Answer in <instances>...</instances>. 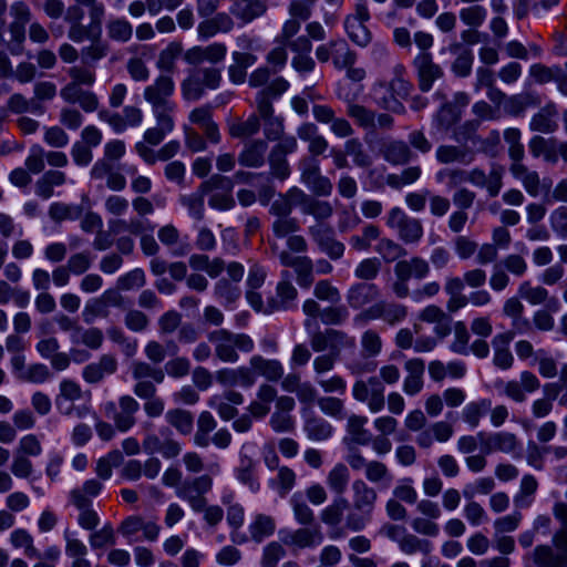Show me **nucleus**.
Segmentation results:
<instances>
[{
    "label": "nucleus",
    "instance_id": "1",
    "mask_svg": "<svg viewBox=\"0 0 567 567\" xmlns=\"http://www.w3.org/2000/svg\"><path fill=\"white\" fill-rule=\"evenodd\" d=\"M351 489L352 508L346 515L344 527L351 532H361L372 519L378 493L361 478L352 482Z\"/></svg>",
    "mask_w": 567,
    "mask_h": 567
},
{
    "label": "nucleus",
    "instance_id": "2",
    "mask_svg": "<svg viewBox=\"0 0 567 567\" xmlns=\"http://www.w3.org/2000/svg\"><path fill=\"white\" fill-rule=\"evenodd\" d=\"M207 339L214 346L217 359L227 363H236L239 360L237 350L251 352L255 343L246 333H235L227 329H216L207 333Z\"/></svg>",
    "mask_w": 567,
    "mask_h": 567
},
{
    "label": "nucleus",
    "instance_id": "3",
    "mask_svg": "<svg viewBox=\"0 0 567 567\" xmlns=\"http://www.w3.org/2000/svg\"><path fill=\"white\" fill-rule=\"evenodd\" d=\"M221 82V70L214 66L190 69L181 83L183 99L188 102L200 100L207 90H217Z\"/></svg>",
    "mask_w": 567,
    "mask_h": 567
},
{
    "label": "nucleus",
    "instance_id": "4",
    "mask_svg": "<svg viewBox=\"0 0 567 567\" xmlns=\"http://www.w3.org/2000/svg\"><path fill=\"white\" fill-rule=\"evenodd\" d=\"M132 378L135 380L134 394L142 399H152L157 393L156 384L165 379V371L145 361H133L131 363Z\"/></svg>",
    "mask_w": 567,
    "mask_h": 567
},
{
    "label": "nucleus",
    "instance_id": "5",
    "mask_svg": "<svg viewBox=\"0 0 567 567\" xmlns=\"http://www.w3.org/2000/svg\"><path fill=\"white\" fill-rule=\"evenodd\" d=\"M408 307L405 305L378 300L365 310H362L354 317L355 323H367L370 320H382L384 323L394 327L403 322L408 317Z\"/></svg>",
    "mask_w": 567,
    "mask_h": 567
},
{
    "label": "nucleus",
    "instance_id": "6",
    "mask_svg": "<svg viewBox=\"0 0 567 567\" xmlns=\"http://www.w3.org/2000/svg\"><path fill=\"white\" fill-rule=\"evenodd\" d=\"M213 489V477L209 474L188 477L183 481L175 494L186 502L193 512L205 509L206 495Z\"/></svg>",
    "mask_w": 567,
    "mask_h": 567
},
{
    "label": "nucleus",
    "instance_id": "7",
    "mask_svg": "<svg viewBox=\"0 0 567 567\" xmlns=\"http://www.w3.org/2000/svg\"><path fill=\"white\" fill-rule=\"evenodd\" d=\"M217 422L213 414L203 411L197 419V429L194 434V444L198 447L206 449L210 444L225 450L231 443V434L227 429H219L213 436L210 433L216 429Z\"/></svg>",
    "mask_w": 567,
    "mask_h": 567
},
{
    "label": "nucleus",
    "instance_id": "8",
    "mask_svg": "<svg viewBox=\"0 0 567 567\" xmlns=\"http://www.w3.org/2000/svg\"><path fill=\"white\" fill-rule=\"evenodd\" d=\"M386 225L396 231L398 238L404 244H417L424 234L422 221L408 215L402 208L389 210Z\"/></svg>",
    "mask_w": 567,
    "mask_h": 567
},
{
    "label": "nucleus",
    "instance_id": "9",
    "mask_svg": "<svg viewBox=\"0 0 567 567\" xmlns=\"http://www.w3.org/2000/svg\"><path fill=\"white\" fill-rule=\"evenodd\" d=\"M384 385L378 377H370L367 380H357L352 385V396L357 402L367 404L371 413H379L384 409L385 396Z\"/></svg>",
    "mask_w": 567,
    "mask_h": 567
},
{
    "label": "nucleus",
    "instance_id": "10",
    "mask_svg": "<svg viewBox=\"0 0 567 567\" xmlns=\"http://www.w3.org/2000/svg\"><path fill=\"white\" fill-rule=\"evenodd\" d=\"M298 148L297 138L288 135L275 144L267 154V161L272 177L285 181L289 177L291 171L287 161V155L292 154Z\"/></svg>",
    "mask_w": 567,
    "mask_h": 567
},
{
    "label": "nucleus",
    "instance_id": "11",
    "mask_svg": "<svg viewBox=\"0 0 567 567\" xmlns=\"http://www.w3.org/2000/svg\"><path fill=\"white\" fill-rule=\"evenodd\" d=\"M308 234L318 249L332 260L342 258L346 251L343 243L336 238L332 226L327 223H315L308 227Z\"/></svg>",
    "mask_w": 567,
    "mask_h": 567
},
{
    "label": "nucleus",
    "instance_id": "12",
    "mask_svg": "<svg viewBox=\"0 0 567 567\" xmlns=\"http://www.w3.org/2000/svg\"><path fill=\"white\" fill-rule=\"evenodd\" d=\"M289 195L303 215H310L316 223H324L333 215V207L329 202L320 200L309 194H306L298 187L289 189Z\"/></svg>",
    "mask_w": 567,
    "mask_h": 567
},
{
    "label": "nucleus",
    "instance_id": "13",
    "mask_svg": "<svg viewBox=\"0 0 567 567\" xmlns=\"http://www.w3.org/2000/svg\"><path fill=\"white\" fill-rule=\"evenodd\" d=\"M505 169L502 165L493 164L488 174L481 167L467 171L466 182L486 190L489 197H496L503 188Z\"/></svg>",
    "mask_w": 567,
    "mask_h": 567
},
{
    "label": "nucleus",
    "instance_id": "14",
    "mask_svg": "<svg viewBox=\"0 0 567 567\" xmlns=\"http://www.w3.org/2000/svg\"><path fill=\"white\" fill-rule=\"evenodd\" d=\"M220 183H224L220 175H213L208 181L202 183L194 193L179 197L181 205L187 209L193 219L197 221L204 219L205 196L210 192L212 187H216Z\"/></svg>",
    "mask_w": 567,
    "mask_h": 567
},
{
    "label": "nucleus",
    "instance_id": "15",
    "mask_svg": "<svg viewBox=\"0 0 567 567\" xmlns=\"http://www.w3.org/2000/svg\"><path fill=\"white\" fill-rule=\"evenodd\" d=\"M278 258L284 267H291L295 270L297 284L308 289L315 282L313 261L308 256H293L288 250L278 251Z\"/></svg>",
    "mask_w": 567,
    "mask_h": 567
},
{
    "label": "nucleus",
    "instance_id": "16",
    "mask_svg": "<svg viewBox=\"0 0 567 567\" xmlns=\"http://www.w3.org/2000/svg\"><path fill=\"white\" fill-rule=\"evenodd\" d=\"M413 65L416 70L419 87L422 92H429L433 87L434 82L444 76L442 66L433 61L429 52L417 54Z\"/></svg>",
    "mask_w": 567,
    "mask_h": 567
},
{
    "label": "nucleus",
    "instance_id": "17",
    "mask_svg": "<svg viewBox=\"0 0 567 567\" xmlns=\"http://www.w3.org/2000/svg\"><path fill=\"white\" fill-rule=\"evenodd\" d=\"M313 118L321 124H329L330 131L339 138L350 137L354 130L344 117L336 116L334 110L327 104H315L312 106Z\"/></svg>",
    "mask_w": 567,
    "mask_h": 567
},
{
    "label": "nucleus",
    "instance_id": "18",
    "mask_svg": "<svg viewBox=\"0 0 567 567\" xmlns=\"http://www.w3.org/2000/svg\"><path fill=\"white\" fill-rule=\"evenodd\" d=\"M281 543L293 549L313 548L323 542V534L319 526L298 528L281 533Z\"/></svg>",
    "mask_w": 567,
    "mask_h": 567
},
{
    "label": "nucleus",
    "instance_id": "19",
    "mask_svg": "<svg viewBox=\"0 0 567 567\" xmlns=\"http://www.w3.org/2000/svg\"><path fill=\"white\" fill-rule=\"evenodd\" d=\"M297 297L298 290L292 282H278L275 295L267 299L265 313L291 310L295 308Z\"/></svg>",
    "mask_w": 567,
    "mask_h": 567
},
{
    "label": "nucleus",
    "instance_id": "20",
    "mask_svg": "<svg viewBox=\"0 0 567 567\" xmlns=\"http://www.w3.org/2000/svg\"><path fill=\"white\" fill-rule=\"evenodd\" d=\"M381 291L375 284L355 282L347 291L346 299L351 309L360 310L373 305L380 298Z\"/></svg>",
    "mask_w": 567,
    "mask_h": 567
},
{
    "label": "nucleus",
    "instance_id": "21",
    "mask_svg": "<svg viewBox=\"0 0 567 567\" xmlns=\"http://www.w3.org/2000/svg\"><path fill=\"white\" fill-rule=\"evenodd\" d=\"M175 91V83L171 75L162 74L154 83L144 89L143 96L151 106L173 104L169 97Z\"/></svg>",
    "mask_w": 567,
    "mask_h": 567
},
{
    "label": "nucleus",
    "instance_id": "22",
    "mask_svg": "<svg viewBox=\"0 0 567 567\" xmlns=\"http://www.w3.org/2000/svg\"><path fill=\"white\" fill-rule=\"evenodd\" d=\"M268 142L254 138L246 142L238 155V163L248 168H260L265 165L268 154Z\"/></svg>",
    "mask_w": 567,
    "mask_h": 567
},
{
    "label": "nucleus",
    "instance_id": "23",
    "mask_svg": "<svg viewBox=\"0 0 567 567\" xmlns=\"http://www.w3.org/2000/svg\"><path fill=\"white\" fill-rule=\"evenodd\" d=\"M227 48L224 43H212L207 47H193L184 53V61L189 65H199L207 61L209 63H218L226 56Z\"/></svg>",
    "mask_w": 567,
    "mask_h": 567
},
{
    "label": "nucleus",
    "instance_id": "24",
    "mask_svg": "<svg viewBox=\"0 0 567 567\" xmlns=\"http://www.w3.org/2000/svg\"><path fill=\"white\" fill-rule=\"evenodd\" d=\"M117 359L113 354H103L96 362L85 365L82 370V378L89 384L102 382L105 377L117 371Z\"/></svg>",
    "mask_w": 567,
    "mask_h": 567
},
{
    "label": "nucleus",
    "instance_id": "25",
    "mask_svg": "<svg viewBox=\"0 0 567 567\" xmlns=\"http://www.w3.org/2000/svg\"><path fill=\"white\" fill-rule=\"evenodd\" d=\"M477 436L485 454L493 452L512 453L518 446L516 435L508 432H496L488 435L480 432Z\"/></svg>",
    "mask_w": 567,
    "mask_h": 567
},
{
    "label": "nucleus",
    "instance_id": "26",
    "mask_svg": "<svg viewBox=\"0 0 567 567\" xmlns=\"http://www.w3.org/2000/svg\"><path fill=\"white\" fill-rule=\"evenodd\" d=\"M347 340L348 336L344 332L334 329L315 330L310 334V346L316 352L340 351V348L346 346Z\"/></svg>",
    "mask_w": 567,
    "mask_h": 567
},
{
    "label": "nucleus",
    "instance_id": "27",
    "mask_svg": "<svg viewBox=\"0 0 567 567\" xmlns=\"http://www.w3.org/2000/svg\"><path fill=\"white\" fill-rule=\"evenodd\" d=\"M509 172L512 176L519 181L524 189L532 197H537L547 187L543 184L539 174L529 169L522 162L511 163Z\"/></svg>",
    "mask_w": 567,
    "mask_h": 567
},
{
    "label": "nucleus",
    "instance_id": "28",
    "mask_svg": "<svg viewBox=\"0 0 567 567\" xmlns=\"http://www.w3.org/2000/svg\"><path fill=\"white\" fill-rule=\"evenodd\" d=\"M371 97L381 109L398 114L405 112L404 105L396 97L393 86L385 81H378L371 87Z\"/></svg>",
    "mask_w": 567,
    "mask_h": 567
},
{
    "label": "nucleus",
    "instance_id": "29",
    "mask_svg": "<svg viewBox=\"0 0 567 567\" xmlns=\"http://www.w3.org/2000/svg\"><path fill=\"white\" fill-rule=\"evenodd\" d=\"M12 22L9 24L11 40L21 44L25 39V25L31 21L32 13L23 1H14L10 6Z\"/></svg>",
    "mask_w": 567,
    "mask_h": 567
},
{
    "label": "nucleus",
    "instance_id": "30",
    "mask_svg": "<svg viewBox=\"0 0 567 567\" xmlns=\"http://www.w3.org/2000/svg\"><path fill=\"white\" fill-rule=\"evenodd\" d=\"M453 434L454 429L451 423L446 421H439L432 423L429 427L417 433L415 443L419 447L426 450L430 449L435 441L440 443L447 442Z\"/></svg>",
    "mask_w": 567,
    "mask_h": 567
},
{
    "label": "nucleus",
    "instance_id": "31",
    "mask_svg": "<svg viewBox=\"0 0 567 567\" xmlns=\"http://www.w3.org/2000/svg\"><path fill=\"white\" fill-rule=\"evenodd\" d=\"M475 151L460 145L441 144L435 151V158L443 165L462 164L470 165L475 161Z\"/></svg>",
    "mask_w": 567,
    "mask_h": 567
},
{
    "label": "nucleus",
    "instance_id": "32",
    "mask_svg": "<svg viewBox=\"0 0 567 567\" xmlns=\"http://www.w3.org/2000/svg\"><path fill=\"white\" fill-rule=\"evenodd\" d=\"M120 411H115L113 421L120 432H127L136 424L135 414L140 411V403L131 395L125 394L118 399Z\"/></svg>",
    "mask_w": 567,
    "mask_h": 567
},
{
    "label": "nucleus",
    "instance_id": "33",
    "mask_svg": "<svg viewBox=\"0 0 567 567\" xmlns=\"http://www.w3.org/2000/svg\"><path fill=\"white\" fill-rule=\"evenodd\" d=\"M514 339V331L497 333L492 339L494 350L493 363L496 368L508 370L514 364V357L509 350V343Z\"/></svg>",
    "mask_w": 567,
    "mask_h": 567
},
{
    "label": "nucleus",
    "instance_id": "34",
    "mask_svg": "<svg viewBox=\"0 0 567 567\" xmlns=\"http://www.w3.org/2000/svg\"><path fill=\"white\" fill-rule=\"evenodd\" d=\"M404 369L406 377L403 382V391L408 395H415L423 389V375L425 371V362L420 358H412L405 361Z\"/></svg>",
    "mask_w": 567,
    "mask_h": 567
},
{
    "label": "nucleus",
    "instance_id": "35",
    "mask_svg": "<svg viewBox=\"0 0 567 567\" xmlns=\"http://www.w3.org/2000/svg\"><path fill=\"white\" fill-rule=\"evenodd\" d=\"M338 97L343 100L347 104V114L354 120L358 126L362 128H375V113L365 107L364 105L355 103V95L349 93H338Z\"/></svg>",
    "mask_w": 567,
    "mask_h": 567
},
{
    "label": "nucleus",
    "instance_id": "36",
    "mask_svg": "<svg viewBox=\"0 0 567 567\" xmlns=\"http://www.w3.org/2000/svg\"><path fill=\"white\" fill-rule=\"evenodd\" d=\"M249 365L257 377L265 378L268 382H278L285 374L282 363L277 359H267L255 354L249 359Z\"/></svg>",
    "mask_w": 567,
    "mask_h": 567
},
{
    "label": "nucleus",
    "instance_id": "37",
    "mask_svg": "<svg viewBox=\"0 0 567 567\" xmlns=\"http://www.w3.org/2000/svg\"><path fill=\"white\" fill-rule=\"evenodd\" d=\"M266 11L265 0H231L230 12L244 23L264 16Z\"/></svg>",
    "mask_w": 567,
    "mask_h": 567
},
{
    "label": "nucleus",
    "instance_id": "38",
    "mask_svg": "<svg viewBox=\"0 0 567 567\" xmlns=\"http://www.w3.org/2000/svg\"><path fill=\"white\" fill-rule=\"evenodd\" d=\"M394 274L403 279H423L430 274V264L425 259L414 256L408 260H400L394 266Z\"/></svg>",
    "mask_w": 567,
    "mask_h": 567
},
{
    "label": "nucleus",
    "instance_id": "39",
    "mask_svg": "<svg viewBox=\"0 0 567 567\" xmlns=\"http://www.w3.org/2000/svg\"><path fill=\"white\" fill-rule=\"evenodd\" d=\"M303 432L308 440L321 442L329 440L333 434L332 425L322 416L308 413L303 422Z\"/></svg>",
    "mask_w": 567,
    "mask_h": 567
},
{
    "label": "nucleus",
    "instance_id": "40",
    "mask_svg": "<svg viewBox=\"0 0 567 567\" xmlns=\"http://www.w3.org/2000/svg\"><path fill=\"white\" fill-rule=\"evenodd\" d=\"M257 462L249 455L241 453L239 464L235 468L236 478L247 486L252 493L260 489V483L256 475Z\"/></svg>",
    "mask_w": 567,
    "mask_h": 567
},
{
    "label": "nucleus",
    "instance_id": "41",
    "mask_svg": "<svg viewBox=\"0 0 567 567\" xmlns=\"http://www.w3.org/2000/svg\"><path fill=\"white\" fill-rule=\"evenodd\" d=\"M224 183L216 187H212V195L208 199V204L212 208L218 210H228L235 206V199L233 197V183L229 178L221 176Z\"/></svg>",
    "mask_w": 567,
    "mask_h": 567
},
{
    "label": "nucleus",
    "instance_id": "42",
    "mask_svg": "<svg viewBox=\"0 0 567 567\" xmlns=\"http://www.w3.org/2000/svg\"><path fill=\"white\" fill-rule=\"evenodd\" d=\"M557 110L554 104H548L533 115L529 122V128L534 132L553 133L557 130L556 122Z\"/></svg>",
    "mask_w": 567,
    "mask_h": 567
},
{
    "label": "nucleus",
    "instance_id": "43",
    "mask_svg": "<svg viewBox=\"0 0 567 567\" xmlns=\"http://www.w3.org/2000/svg\"><path fill=\"white\" fill-rule=\"evenodd\" d=\"M557 140L545 138L539 135H535L528 142V148L533 157H543L547 163H556L557 156Z\"/></svg>",
    "mask_w": 567,
    "mask_h": 567
},
{
    "label": "nucleus",
    "instance_id": "44",
    "mask_svg": "<svg viewBox=\"0 0 567 567\" xmlns=\"http://www.w3.org/2000/svg\"><path fill=\"white\" fill-rule=\"evenodd\" d=\"M276 519L266 514H257L248 525L250 539L255 543H261L274 535L276 530Z\"/></svg>",
    "mask_w": 567,
    "mask_h": 567
},
{
    "label": "nucleus",
    "instance_id": "45",
    "mask_svg": "<svg viewBox=\"0 0 567 567\" xmlns=\"http://www.w3.org/2000/svg\"><path fill=\"white\" fill-rule=\"evenodd\" d=\"M382 153L384 159L393 165H403L413 158V152L408 142L401 140L390 141L384 144Z\"/></svg>",
    "mask_w": 567,
    "mask_h": 567
},
{
    "label": "nucleus",
    "instance_id": "46",
    "mask_svg": "<svg viewBox=\"0 0 567 567\" xmlns=\"http://www.w3.org/2000/svg\"><path fill=\"white\" fill-rule=\"evenodd\" d=\"M533 560L538 567H563L567 563V554L556 553L548 545H538L533 551Z\"/></svg>",
    "mask_w": 567,
    "mask_h": 567
},
{
    "label": "nucleus",
    "instance_id": "47",
    "mask_svg": "<svg viewBox=\"0 0 567 567\" xmlns=\"http://www.w3.org/2000/svg\"><path fill=\"white\" fill-rule=\"evenodd\" d=\"M103 489V484L95 480H86L81 487L70 492V499L75 507H84L91 505L90 497L97 496Z\"/></svg>",
    "mask_w": 567,
    "mask_h": 567
},
{
    "label": "nucleus",
    "instance_id": "48",
    "mask_svg": "<svg viewBox=\"0 0 567 567\" xmlns=\"http://www.w3.org/2000/svg\"><path fill=\"white\" fill-rule=\"evenodd\" d=\"M349 511V501L343 496H338L321 511L320 519L328 526H338L346 519L344 513Z\"/></svg>",
    "mask_w": 567,
    "mask_h": 567
},
{
    "label": "nucleus",
    "instance_id": "49",
    "mask_svg": "<svg viewBox=\"0 0 567 567\" xmlns=\"http://www.w3.org/2000/svg\"><path fill=\"white\" fill-rule=\"evenodd\" d=\"M368 417L364 415L351 414L347 421V432L352 442L358 445H369L372 441L371 432L365 429Z\"/></svg>",
    "mask_w": 567,
    "mask_h": 567
},
{
    "label": "nucleus",
    "instance_id": "50",
    "mask_svg": "<svg viewBox=\"0 0 567 567\" xmlns=\"http://www.w3.org/2000/svg\"><path fill=\"white\" fill-rule=\"evenodd\" d=\"M355 61L357 53L350 49L346 40H332V63L336 69L343 70L353 66Z\"/></svg>",
    "mask_w": 567,
    "mask_h": 567
},
{
    "label": "nucleus",
    "instance_id": "51",
    "mask_svg": "<svg viewBox=\"0 0 567 567\" xmlns=\"http://www.w3.org/2000/svg\"><path fill=\"white\" fill-rule=\"evenodd\" d=\"M529 75L538 84H546L554 81L557 83L558 90L560 91V84L563 82V69L560 66H546L542 63H535L529 68Z\"/></svg>",
    "mask_w": 567,
    "mask_h": 567
},
{
    "label": "nucleus",
    "instance_id": "52",
    "mask_svg": "<svg viewBox=\"0 0 567 567\" xmlns=\"http://www.w3.org/2000/svg\"><path fill=\"white\" fill-rule=\"evenodd\" d=\"M350 481V472L346 464H336L327 475V485L331 492L338 496H342L347 491Z\"/></svg>",
    "mask_w": 567,
    "mask_h": 567
},
{
    "label": "nucleus",
    "instance_id": "53",
    "mask_svg": "<svg viewBox=\"0 0 567 567\" xmlns=\"http://www.w3.org/2000/svg\"><path fill=\"white\" fill-rule=\"evenodd\" d=\"M110 45L100 38L94 39L89 45L80 51L82 64L94 66L100 60L109 54Z\"/></svg>",
    "mask_w": 567,
    "mask_h": 567
},
{
    "label": "nucleus",
    "instance_id": "54",
    "mask_svg": "<svg viewBox=\"0 0 567 567\" xmlns=\"http://www.w3.org/2000/svg\"><path fill=\"white\" fill-rule=\"evenodd\" d=\"M107 38L112 41L126 43L133 37V25L124 18H112L105 25Z\"/></svg>",
    "mask_w": 567,
    "mask_h": 567
},
{
    "label": "nucleus",
    "instance_id": "55",
    "mask_svg": "<svg viewBox=\"0 0 567 567\" xmlns=\"http://www.w3.org/2000/svg\"><path fill=\"white\" fill-rule=\"evenodd\" d=\"M344 29L350 40L361 48L368 47L372 41V33L365 22L357 19H346Z\"/></svg>",
    "mask_w": 567,
    "mask_h": 567
},
{
    "label": "nucleus",
    "instance_id": "56",
    "mask_svg": "<svg viewBox=\"0 0 567 567\" xmlns=\"http://www.w3.org/2000/svg\"><path fill=\"white\" fill-rule=\"evenodd\" d=\"M82 214L83 208L81 205L55 202L49 207V216L55 223H61L63 220H76L82 217Z\"/></svg>",
    "mask_w": 567,
    "mask_h": 567
},
{
    "label": "nucleus",
    "instance_id": "57",
    "mask_svg": "<svg viewBox=\"0 0 567 567\" xmlns=\"http://www.w3.org/2000/svg\"><path fill=\"white\" fill-rule=\"evenodd\" d=\"M461 118V111L450 102L444 103L433 116V122L441 131H449Z\"/></svg>",
    "mask_w": 567,
    "mask_h": 567
},
{
    "label": "nucleus",
    "instance_id": "58",
    "mask_svg": "<svg viewBox=\"0 0 567 567\" xmlns=\"http://www.w3.org/2000/svg\"><path fill=\"white\" fill-rule=\"evenodd\" d=\"M10 543L14 548H22L28 558H40L41 554L34 546L32 535L24 528H17L10 534Z\"/></svg>",
    "mask_w": 567,
    "mask_h": 567
},
{
    "label": "nucleus",
    "instance_id": "59",
    "mask_svg": "<svg viewBox=\"0 0 567 567\" xmlns=\"http://www.w3.org/2000/svg\"><path fill=\"white\" fill-rule=\"evenodd\" d=\"M364 474L367 481L373 484H379L384 488H388L393 482V475L390 470L380 461H369V465Z\"/></svg>",
    "mask_w": 567,
    "mask_h": 567
},
{
    "label": "nucleus",
    "instance_id": "60",
    "mask_svg": "<svg viewBox=\"0 0 567 567\" xmlns=\"http://www.w3.org/2000/svg\"><path fill=\"white\" fill-rule=\"evenodd\" d=\"M518 295L530 305H542L547 300L557 302L555 298H549L547 289L543 286H532L530 281H523L518 287Z\"/></svg>",
    "mask_w": 567,
    "mask_h": 567
},
{
    "label": "nucleus",
    "instance_id": "61",
    "mask_svg": "<svg viewBox=\"0 0 567 567\" xmlns=\"http://www.w3.org/2000/svg\"><path fill=\"white\" fill-rule=\"evenodd\" d=\"M165 417L168 424L183 435H187L193 431L194 419L189 411L172 409L166 412Z\"/></svg>",
    "mask_w": 567,
    "mask_h": 567
},
{
    "label": "nucleus",
    "instance_id": "62",
    "mask_svg": "<svg viewBox=\"0 0 567 567\" xmlns=\"http://www.w3.org/2000/svg\"><path fill=\"white\" fill-rule=\"evenodd\" d=\"M214 296L217 300L227 306L234 303L240 298L241 290L238 285L226 278H221L214 286Z\"/></svg>",
    "mask_w": 567,
    "mask_h": 567
},
{
    "label": "nucleus",
    "instance_id": "63",
    "mask_svg": "<svg viewBox=\"0 0 567 567\" xmlns=\"http://www.w3.org/2000/svg\"><path fill=\"white\" fill-rule=\"evenodd\" d=\"M78 331L75 339L72 341L73 344H82L91 350H99L102 347L104 334L100 328H84L81 326Z\"/></svg>",
    "mask_w": 567,
    "mask_h": 567
},
{
    "label": "nucleus",
    "instance_id": "64",
    "mask_svg": "<svg viewBox=\"0 0 567 567\" xmlns=\"http://www.w3.org/2000/svg\"><path fill=\"white\" fill-rule=\"evenodd\" d=\"M491 401L483 399L477 402H471L462 410V419L472 429L478 426L481 417L491 409Z\"/></svg>",
    "mask_w": 567,
    "mask_h": 567
}]
</instances>
